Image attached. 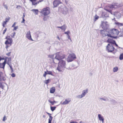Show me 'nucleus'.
I'll return each mask as SVG.
<instances>
[{"label":"nucleus","mask_w":123,"mask_h":123,"mask_svg":"<svg viewBox=\"0 0 123 123\" xmlns=\"http://www.w3.org/2000/svg\"><path fill=\"white\" fill-rule=\"evenodd\" d=\"M16 24V23L15 22H14L13 25H12V27H14V26Z\"/></svg>","instance_id":"obj_48"},{"label":"nucleus","mask_w":123,"mask_h":123,"mask_svg":"<svg viewBox=\"0 0 123 123\" xmlns=\"http://www.w3.org/2000/svg\"><path fill=\"white\" fill-rule=\"evenodd\" d=\"M115 44L116 45V46H117V45L116 43H115L114 44Z\"/></svg>","instance_id":"obj_56"},{"label":"nucleus","mask_w":123,"mask_h":123,"mask_svg":"<svg viewBox=\"0 0 123 123\" xmlns=\"http://www.w3.org/2000/svg\"><path fill=\"white\" fill-rule=\"evenodd\" d=\"M61 3L62 2L59 0H55L53 2L54 7H57L59 4Z\"/></svg>","instance_id":"obj_8"},{"label":"nucleus","mask_w":123,"mask_h":123,"mask_svg":"<svg viewBox=\"0 0 123 123\" xmlns=\"http://www.w3.org/2000/svg\"><path fill=\"white\" fill-rule=\"evenodd\" d=\"M57 38H58V39L59 40H60V38H59V36H57Z\"/></svg>","instance_id":"obj_53"},{"label":"nucleus","mask_w":123,"mask_h":123,"mask_svg":"<svg viewBox=\"0 0 123 123\" xmlns=\"http://www.w3.org/2000/svg\"><path fill=\"white\" fill-rule=\"evenodd\" d=\"M32 3L33 5H35L38 4L37 1V0H29Z\"/></svg>","instance_id":"obj_23"},{"label":"nucleus","mask_w":123,"mask_h":123,"mask_svg":"<svg viewBox=\"0 0 123 123\" xmlns=\"http://www.w3.org/2000/svg\"><path fill=\"white\" fill-rule=\"evenodd\" d=\"M10 18L9 17H8L5 18V21L7 23L9 21V20H10Z\"/></svg>","instance_id":"obj_31"},{"label":"nucleus","mask_w":123,"mask_h":123,"mask_svg":"<svg viewBox=\"0 0 123 123\" xmlns=\"http://www.w3.org/2000/svg\"><path fill=\"white\" fill-rule=\"evenodd\" d=\"M43 118H45V117H46V116H45V115H43Z\"/></svg>","instance_id":"obj_54"},{"label":"nucleus","mask_w":123,"mask_h":123,"mask_svg":"<svg viewBox=\"0 0 123 123\" xmlns=\"http://www.w3.org/2000/svg\"><path fill=\"white\" fill-rule=\"evenodd\" d=\"M11 53V52H10L8 53H6V55L7 56H10V55Z\"/></svg>","instance_id":"obj_40"},{"label":"nucleus","mask_w":123,"mask_h":123,"mask_svg":"<svg viewBox=\"0 0 123 123\" xmlns=\"http://www.w3.org/2000/svg\"><path fill=\"white\" fill-rule=\"evenodd\" d=\"M6 60L5 59L4 62L2 63H0V68L4 69L5 64L6 63Z\"/></svg>","instance_id":"obj_15"},{"label":"nucleus","mask_w":123,"mask_h":123,"mask_svg":"<svg viewBox=\"0 0 123 123\" xmlns=\"http://www.w3.org/2000/svg\"><path fill=\"white\" fill-rule=\"evenodd\" d=\"M110 9H112L113 8H117L118 7V6L116 3H114L112 5H111L108 6Z\"/></svg>","instance_id":"obj_12"},{"label":"nucleus","mask_w":123,"mask_h":123,"mask_svg":"<svg viewBox=\"0 0 123 123\" xmlns=\"http://www.w3.org/2000/svg\"><path fill=\"white\" fill-rule=\"evenodd\" d=\"M5 79L4 74L2 72H0V81H4Z\"/></svg>","instance_id":"obj_10"},{"label":"nucleus","mask_w":123,"mask_h":123,"mask_svg":"<svg viewBox=\"0 0 123 123\" xmlns=\"http://www.w3.org/2000/svg\"><path fill=\"white\" fill-rule=\"evenodd\" d=\"M76 58V57L74 54H70L67 58V61L68 62H71Z\"/></svg>","instance_id":"obj_6"},{"label":"nucleus","mask_w":123,"mask_h":123,"mask_svg":"<svg viewBox=\"0 0 123 123\" xmlns=\"http://www.w3.org/2000/svg\"><path fill=\"white\" fill-rule=\"evenodd\" d=\"M108 32L109 34L103 35V36L104 37L107 36L108 38L110 37L113 38L114 37H116L118 36L119 32L117 29H113L109 30Z\"/></svg>","instance_id":"obj_1"},{"label":"nucleus","mask_w":123,"mask_h":123,"mask_svg":"<svg viewBox=\"0 0 123 123\" xmlns=\"http://www.w3.org/2000/svg\"><path fill=\"white\" fill-rule=\"evenodd\" d=\"M50 13V9L49 7H47L43 8L40 12V13L45 16L49 14Z\"/></svg>","instance_id":"obj_3"},{"label":"nucleus","mask_w":123,"mask_h":123,"mask_svg":"<svg viewBox=\"0 0 123 123\" xmlns=\"http://www.w3.org/2000/svg\"><path fill=\"white\" fill-rule=\"evenodd\" d=\"M50 80L49 79H48V80H45L44 81V83L46 84H47L49 83V81H50Z\"/></svg>","instance_id":"obj_34"},{"label":"nucleus","mask_w":123,"mask_h":123,"mask_svg":"<svg viewBox=\"0 0 123 123\" xmlns=\"http://www.w3.org/2000/svg\"><path fill=\"white\" fill-rule=\"evenodd\" d=\"M71 101V100L69 98L66 99L65 100V101L62 103V104L64 105L68 104Z\"/></svg>","instance_id":"obj_14"},{"label":"nucleus","mask_w":123,"mask_h":123,"mask_svg":"<svg viewBox=\"0 0 123 123\" xmlns=\"http://www.w3.org/2000/svg\"><path fill=\"white\" fill-rule=\"evenodd\" d=\"M5 38L7 40L5 42V44L6 45H9L10 46H11L12 44L13 41L10 36H7Z\"/></svg>","instance_id":"obj_5"},{"label":"nucleus","mask_w":123,"mask_h":123,"mask_svg":"<svg viewBox=\"0 0 123 123\" xmlns=\"http://www.w3.org/2000/svg\"><path fill=\"white\" fill-rule=\"evenodd\" d=\"M88 92V90L86 89V90H84L83 91L81 95H79L78 97L80 98H81L85 96L86 94Z\"/></svg>","instance_id":"obj_11"},{"label":"nucleus","mask_w":123,"mask_h":123,"mask_svg":"<svg viewBox=\"0 0 123 123\" xmlns=\"http://www.w3.org/2000/svg\"><path fill=\"white\" fill-rule=\"evenodd\" d=\"M56 107H50V109L51 111H53L54 110H55L56 108Z\"/></svg>","instance_id":"obj_32"},{"label":"nucleus","mask_w":123,"mask_h":123,"mask_svg":"<svg viewBox=\"0 0 123 123\" xmlns=\"http://www.w3.org/2000/svg\"><path fill=\"white\" fill-rule=\"evenodd\" d=\"M107 22H104V21H102L101 26L102 28L105 29H106L107 26Z\"/></svg>","instance_id":"obj_9"},{"label":"nucleus","mask_w":123,"mask_h":123,"mask_svg":"<svg viewBox=\"0 0 123 123\" xmlns=\"http://www.w3.org/2000/svg\"><path fill=\"white\" fill-rule=\"evenodd\" d=\"M43 20H44V21H45L46 20V18L45 17H44L43 18Z\"/></svg>","instance_id":"obj_52"},{"label":"nucleus","mask_w":123,"mask_h":123,"mask_svg":"<svg viewBox=\"0 0 123 123\" xmlns=\"http://www.w3.org/2000/svg\"><path fill=\"white\" fill-rule=\"evenodd\" d=\"M44 0H39L38 1H37L38 4L40 2H42Z\"/></svg>","instance_id":"obj_47"},{"label":"nucleus","mask_w":123,"mask_h":123,"mask_svg":"<svg viewBox=\"0 0 123 123\" xmlns=\"http://www.w3.org/2000/svg\"><path fill=\"white\" fill-rule=\"evenodd\" d=\"M6 119V117L5 116L4 117L3 119V121H5Z\"/></svg>","instance_id":"obj_46"},{"label":"nucleus","mask_w":123,"mask_h":123,"mask_svg":"<svg viewBox=\"0 0 123 123\" xmlns=\"http://www.w3.org/2000/svg\"><path fill=\"white\" fill-rule=\"evenodd\" d=\"M105 9L106 10L110 12L111 13L112 12V11L111 9Z\"/></svg>","instance_id":"obj_37"},{"label":"nucleus","mask_w":123,"mask_h":123,"mask_svg":"<svg viewBox=\"0 0 123 123\" xmlns=\"http://www.w3.org/2000/svg\"><path fill=\"white\" fill-rule=\"evenodd\" d=\"M0 87L2 89H4V86L1 83H0Z\"/></svg>","instance_id":"obj_35"},{"label":"nucleus","mask_w":123,"mask_h":123,"mask_svg":"<svg viewBox=\"0 0 123 123\" xmlns=\"http://www.w3.org/2000/svg\"><path fill=\"white\" fill-rule=\"evenodd\" d=\"M98 117L100 121H101L102 123L104 122V119L103 117L100 114L98 115Z\"/></svg>","instance_id":"obj_20"},{"label":"nucleus","mask_w":123,"mask_h":123,"mask_svg":"<svg viewBox=\"0 0 123 123\" xmlns=\"http://www.w3.org/2000/svg\"><path fill=\"white\" fill-rule=\"evenodd\" d=\"M119 58L120 60H122L123 59V53L121 54L119 57Z\"/></svg>","instance_id":"obj_30"},{"label":"nucleus","mask_w":123,"mask_h":123,"mask_svg":"<svg viewBox=\"0 0 123 123\" xmlns=\"http://www.w3.org/2000/svg\"><path fill=\"white\" fill-rule=\"evenodd\" d=\"M7 58L8 59V60L7 61V64L10 66V65H11V57H9V58H8L7 57H6L5 58V59L6 60V59Z\"/></svg>","instance_id":"obj_19"},{"label":"nucleus","mask_w":123,"mask_h":123,"mask_svg":"<svg viewBox=\"0 0 123 123\" xmlns=\"http://www.w3.org/2000/svg\"><path fill=\"white\" fill-rule=\"evenodd\" d=\"M46 113L49 116L48 123H51V121L52 120L53 117L51 116V114L47 112Z\"/></svg>","instance_id":"obj_18"},{"label":"nucleus","mask_w":123,"mask_h":123,"mask_svg":"<svg viewBox=\"0 0 123 123\" xmlns=\"http://www.w3.org/2000/svg\"><path fill=\"white\" fill-rule=\"evenodd\" d=\"M65 34L68 35L70 33V32L69 31H68L66 32H65Z\"/></svg>","instance_id":"obj_42"},{"label":"nucleus","mask_w":123,"mask_h":123,"mask_svg":"<svg viewBox=\"0 0 123 123\" xmlns=\"http://www.w3.org/2000/svg\"><path fill=\"white\" fill-rule=\"evenodd\" d=\"M26 37L29 40H32L30 32V31L28 32L26 34Z\"/></svg>","instance_id":"obj_17"},{"label":"nucleus","mask_w":123,"mask_h":123,"mask_svg":"<svg viewBox=\"0 0 123 123\" xmlns=\"http://www.w3.org/2000/svg\"><path fill=\"white\" fill-rule=\"evenodd\" d=\"M7 30V29L6 28H5V30L3 31V35L6 32V31Z\"/></svg>","instance_id":"obj_38"},{"label":"nucleus","mask_w":123,"mask_h":123,"mask_svg":"<svg viewBox=\"0 0 123 123\" xmlns=\"http://www.w3.org/2000/svg\"><path fill=\"white\" fill-rule=\"evenodd\" d=\"M50 58H53L54 57V55H49L48 56Z\"/></svg>","instance_id":"obj_44"},{"label":"nucleus","mask_w":123,"mask_h":123,"mask_svg":"<svg viewBox=\"0 0 123 123\" xmlns=\"http://www.w3.org/2000/svg\"><path fill=\"white\" fill-rule=\"evenodd\" d=\"M66 62L65 61L62 60L59 61L57 69L60 72L62 71L65 68Z\"/></svg>","instance_id":"obj_2"},{"label":"nucleus","mask_w":123,"mask_h":123,"mask_svg":"<svg viewBox=\"0 0 123 123\" xmlns=\"http://www.w3.org/2000/svg\"><path fill=\"white\" fill-rule=\"evenodd\" d=\"M15 34V33L14 32L11 34V36L12 37H13Z\"/></svg>","instance_id":"obj_39"},{"label":"nucleus","mask_w":123,"mask_h":123,"mask_svg":"<svg viewBox=\"0 0 123 123\" xmlns=\"http://www.w3.org/2000/svg\"><path fill=\"white\" fill-rule=\"evenodd\" d=\"M9 66L10 67V68L11 69V73H12L13 72V69L12 67V66L11 65H10V66Z\"/></svg>","instance_id":"obj_36"},{"label":"nucleus","mask_w":123,"mask_h":123,"mask_svg":"<svg viewBox=\"0 0 123 123\" xmlns=\"http://www.w3.org/2000/svg\"><path fill=\"white\" fill-rule=\"evenodd\" d=\"M106 49L109 52H111L114 50V48L112 44H108L106 46Z\"/></svg>","instance_id":"obj_7"},{"label":"nucleus","mask_w":123,"mask_h":123,"mask_svg":"<svg viewBox=\"0 0 123 123\" xmlns=\"http://www.w3.org/2000/svg\"><path fill=\"white\" fill-rule=\"evenodd\" d=\"M23 17H22V18H24L25 16V14L24 13H23Z\"/></svg>","instance_id":"obj_50"},{"label":"nucleus","mask_w":123,"mask_h":123,"mask_svg":"<svg viewBox=\"0 0 123 123\" xmlns=\"http://www.w3.org/2000/svg\"><path fill=\"white\" fill-rule=\"evenodd\" d=\"M8 45H6V49H7L9 47V46Z\"/></svg>","instance_id":"obj_51"},{"label":"nucleus","mask_w":123,"mask_h":123,"mask_svg":"<svg viewBox=\"0 0 123 123\" xmlns=\"http://www.w3.org/2000/svg\"><path fill=\"white\" fill-rule=\"evenodd\" d=\"M65 57V55L60 52H58L55 54V58L59 61L62 60Z\"/></svg>","instance_id":"obj_4"},{"label":"nucleus","mask_w":123,"mask_h":123,"mask_svg":"<svg viewBox=\"0 0 123 123\" xmlns=\"http://www.w3.org/2000/svg\"><path fill=\"white\" fill-rule=\"evenodd\" d=\"M11 76L12 77H15V74L14 73H12L11 74Z\"/></svg>","instance_id":"obj_41"},{"label":"nucleus","mask_w":123,"mask_h":123,"mask_svg":"<svg viewBox=\"0 0 123 123\" xmlns=\"http://www.w3.org/2000/svg\"><path fill=\"white\" fill-rule=\"evenodd\" d=\"M114 15L116 17L119 16L120 15V13L119 12H115L114 13Z\"/></svg>","instance_id":"obj_24"},{"label":"nucleus","mask_w":123,"mask_h":123,"mask_svg":"<svg viewBox=\"0 0 123 123\" xmlns=\"http://www.w3.org/2000/svg\"><path fill=\"white\" fill-rule=\"evenodd\" d=\"M14 27V29L13 30V31L14 30H16L18 28V27L17 26H16V27Z\"/></svg>","instance_id":"obj_43"},{"label":"nucleus","mask_w":123,"mask_h":123,"mask_svg":"<svg viewBox=\"0 0 123 123\" xmlns=\"http://www.w3.org/2000/svg\"><path fill=\"white\" fill-rule=\"evenodd\" d=\"M1 60L4 59V58H2L1 57Z\"/></svg>","instance_id":"obj_55"},{"label":"nucleus","mask_w":123,"mask_h":123,"mask_svg":"<svg viewBox=\"0 0 123 123\" xmlns=\"http://www.w3.org/2000/svg\"><path fill=\"white\" fill-rule=\"evenodd\" d=\"M1 60V57H0V61Z\"/></svg>","instance_id":"obj_57"},{"label":"nucleus","mask_w":123,"mask_h":123,"mask_svg":"<svg viewBox=\"0 0 123 123\" xmlns=\"http://www.w3.org/2000/svg\"><path fill=\"white\" fill-rule=\"evenodd\" d=\"M55 87H51L50 89V93H53L55 92Z\"/></svg>","instance_id":"obj_21"},{"label":"nucleus","mask_w":123,"mask_h":123,"mask_svg":"<svg viewBox=\"0 0 123 123\" xmlns=\"http://www.w3.org/2000/svg\"><path fill=\"white\" fill-rule=\"evenodd\" d=\"M32 11L34 12L35 14L37 15L38 14V10L37 9H33Z\"/></svg>","instance_id":"obj_25"},{"label":"nucleus","mask_w":123,"mask_h":123,"mask_svg":"<svg viewBox=\"0 0 123 123\" xmlns=\"http://www.w3.org/2000/svg\"><path fill=\"white\" fill-rule=\"evenodd\" d=\"M57 28H60L62 30H64V31H65L66 29V27L65 25H64L61 27H57Z\"/></svg>","instance_id":"obj_22"},{"label":"nucleus","mask_w":123,"mask_h":123,"mask_svg":"<svg viewBox=\"0 0 123 123\" xmlns=\"http://www.w3.org/2000/svg\"><path fill=\"white\" fill-rule=\"evenodd\" d=\"M118 70V68L117 67H116L113 68V71L114 72H117Z\"/></svg>","instance_id":"obj_28"},{"label":"nucleus","mask_w":123,"mask_h":123,"mask_svg":"<svg viewBox=\"0 0 123 123\" xmlns=\"http://www.w3.org/2000/svg\"><path fill=\"white\" fill-rule=\"evenodd\" d=\"M52 73L51 71H47V72L45 71L44 72V74L43 75V77H45V78L46 77V75L47 74H50V75H52Z\"/></svg>","instance_id":"obj_16"},{"label":"nucleus","mask_w":123,"mask_h":123,"mask_svg":"<svg viewBox=\"0 0 123 123\" xmlns=\"http://www.w3.org/2000/svg\"><path fill=\"white\" fill-rule=\"evenodd\" d=\"M94 18V21H96L98 18L99 17L97 15H95V16Z\"/></svg>","instance_id":"obj_33"},{"label":"nucleus","mask_w":123,"mask_h":123,"mask_svg":"<svg viewBox=\"0 0 123 123\" xmlns=\"http://www.w3.org/2000/svg\"><path fill=\"white\" fill-rule=\"evenodd\" d=\"M23 19V20L21 21V23H25V20L24 19V18H22Z\"/></svg>","instance_id":"obj_45"},{"label":"nucleus","mask_w":123,"mask_h":123,"mask_svg":"<svg viewBox=\"0 0 123 123\" xmlns=\"http://www.w3.org/2000/svg\"><path fill=\"white\" fill-rule=\"evenodd\" d=\"M48 101L50 103H51V104L52 105H54L55 103H56V102H55V101H52L51 100H49Z\"/></svg>","instance_id":"obj_29"},{"label":"nucleus","mask_w":123,"mask_h":123,"mask_svg":"<svg viewBox=\"0 0 123 123\" xmlns=\"http://www.w3.org/2000/svg\"><path fill=\"white\" fill-rule=\"evenodd\" d=\"M112 38H108L107 41V42L111 43L112 44L115 43V41L113 40Z\"/></svg>","instance_id":"obj_13"},{"label":"nucleus","mask_w":123,"mask_h":123,"mask_svg":"<svg viewBox=\"0 0 123 123\" xmlns=\"http://www.w3.org/2000/svg\"><path fill=\"white\" fill-rule=\"evenodd\" d=\"M54 63H55V62H54Z\"/></svg>","instance_id":"obj_58"},{"label":"nucleus","mask_w":123,"mask_h":123,"mask_svg":"<svg viewBox=\"0 0 123 123\" xmlns=\"http://www.w3.org/2000/svg\"><path fill=\"white\" fill-rule=\"evenodd\" d=\"M7 23L5 21H4L3 22L2 25L3 27H4L5 26V25H6Z\"/></svg>","instance_id":"obj_27"},{"label":"nucleus","mask_w":123,"mask_h":123,"mask_svg":"<svg viewBox=\"0 0 123 123\" xmlns=\"http://www.w3.org/2000/svg\"><path fill=\"white\" fill-rule=\"evenodd\" d=\"M115 24L119 26H123V24L121 23H120L118 22H116L115 23Z\"/></svg>","instance_id":"obj_26"},{"label":"nucleus","mask_w":123,"mask_h":123,"mask_svg":"<svg viewBox=\"0 0 123 123\" xmlns=\"http://www.w3.org/2000/svg\"><path fill=\"white\" fill-rule=\"evenodd\" d=\"M5 7V8H6L7 10L8 9V7L6 5H4Z\"/></svg>","instance_id":"obj_49"}]
</instances>
